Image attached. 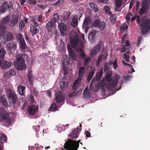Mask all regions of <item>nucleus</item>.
<instances>
[{
  "label": "nucleus",
  "mask_w": 150,
  "mask_h": 150,
  "mask_svg": "<svg viewBox=\"0 0 150 150\" xmlns=\"http://www.w3.org/2000/svg\"><path fill=\"white\" fill-rule=\"evenodd\" d=\"M70 35V45H68L67 49L70 58L73 60L76 61V56L72 48H74L77 46L78 42V34L75 32L72 31Z\"/></svg>",
  "instance_id": "1"
},
{
  "label": "nucleus",
  "mask_w": 150,
  "mask_h": 150,
  "mask_svg": "<svg viewBox=\"0 0 150 150\" xmlns=\"http://www.w3.org/2000/svg\"><path fill=\"white\" fill-rule=\"evenodd\" d=\"M136 18L137 23L140 25V30L142 34H146L150 29V19L149 18L144 17L140 19V16L137 15L136 17L134 16L132 18L131 21L133 22Z\"/></svg>",
  "instance_id": "2"
},
{
  "label": "nucleus",
  "mask_w": 150,
  "mask_h": 150,
  "mask_svg": "<svg viewBox=\"0 0 150 150\" xmlns=\"http://www.w3.org/2000/svg\"><path fill=\"white\" fill-rule=\"evenodd\" d=\"M111 74L109 73L107 74L106 76V80L107 83H103V85L105 86L108 90H112L118 84L119 76H117L112 80Z\"/></svg>",
  "instance_id": "3"
},
{
  "label": "nucleus",
  "mask_w": 150,
  "mask_h": 150,
  "mask_svg": "<svg viewBox=\"0 0 150 150\" xmlns=\"http://www.w3.org/2000/svg\"><path fill=\"white\" fill-rule=\"evenodd\" d=\"M25 56L24 54H20L16 56V59L14 62V65L16 68L19 70H22L26 68L25 64V59L23 58Z\"/></svg>",
  "instance_id": "4"
},
{
  "label": "nucleus",
  "mask_w": 150,
  "mask_h": 150,
  "mask_svg": "<svg viewBox=\"0 0 150 150\" xmlns=\"http://www.w3.org/2000/svg\"><path fill=\"white\" fill-rule=\"evenodd\" d=\"M8 94V99L10 103L12 104L14 108L17 107L18 106V97L15 92L11 89H9L7 91Z\"/></svg>",
  "instance_id": "5"
},
{
  "label": "nucleus",
  "mask_w": 150,
  "mask_h": 150,
  "mask_svg": "<svg viewBox=\"0 0 150 150\" xmlns=\"http://www.w3.org/2000/svg\"><path fill=\"white\" fill-rule=\"evenodd\" d=\"M80 141V140H79L77 142L69 139L65 143L64 149L67 150H77Z\"/></svg>",
  "instance_id": "6"
},
{
  "label": "nucleus",
  "mask_w": 150,
  "mask_h": 150,
  "mask_svg": "<svg viewBox=\"0 0 150 150\" xmlns=\"http://www.w3.org/2000/svg\"><path fill=\"white\" fill-rule=\"evenodd\" d=\"M9 20L10 17L9 16H7L2 18L1 24L0 25V35H2L4 33L6 28L5 25L8 22Z\"/></svg>",
  "instance_id": "7"
},
{
  "label": "nucleus",
  "mask_w": 150,
  "mask_h": 150,
  "mask_svg": "<svg viewBox=\"0 0 150 150\" xmlns=\"http://www.w3.org/2000/svg\"><path fill=\"white\" fill-rule=\"evenodd\" d=\"M11 5H9L7 1L4 2L0 6V13H4L8 11L10 12L13 8Z\"/></svg>",
  "instance_id": "8"
},
{
  "label": "nucleus",
  "mask_w": 150,
  "mask_h": 150,
  "mask_svg": "<svg viewBox=\"0 0 150 150\" xmlns=\"http://www.w3.org/2000/svg\"><path fill=\"white\" fill-rule=\"evenodd\" d=\"M92 25L93 27H98L100 30H103L105 27L106 24L105 22L98 19L94 21Z\"/></svg>",
  "instance_id": "9"
},
{
  "label": "nucleus",
  "mask_w": 150,
  "mask_h": 150,
  "mask_svg": "<svg viewBox=\"0 0 150 150\" xmlns=\"http://www.w3.org/2000/svg\"><path fill=\"white\" fill-rule=\"evenodd\" d=\"M17 43L15 42H11L6 45V48L11 53L14 52L16 49Z\"/></svg>",
  "instance_id": "10"
},
{
  "label": "nucleus",
  "mask_w": 150,
  "mask_h": 150,
  "mask_svg": "<svg viewBox=\"0 0 150 150\" xmlns=\"http://www.w3.org/2000/svg\"><path fill=\"white\" fill-rule=\"evenodd\" d=\"M58 27L62 35H64L66 34L67 29L65 24L62 22L58 24Z\"/></svg>",
  "instance_id": "11"
},
{
  "label": "nucleus",
  "mask_w": 150,
  "mask_h": 150,
  "mask_svg": "<svg viewBox=\"0 0 150 150\" xmlns=\"http://www.w3.org/2000/svg\"><path fill=\"white\" fill-rule=\"evenodd\" d=\"M55 26V23L53 19H51L46 25V28L48 32H51Z\"/></svg>",
  "instance_id": "12"
},
{
  "label": "nucleus",
  "mask_w": 150,
  "mask_h": 150,
  "mask_svg": "<svg viewBox=\"0 0 150 150\" xmlns=\"http://www.w3.org/2000/svg\"><path fill=\"white\" fill-rule=\"evenodd\" d=\"M2 119L5 121L7 124H10L11 121V118L9 115L6 111H4L2 115Z\"/></svg>",
  "instance_id": "13"
},
{
  "label": "nucleus",
  "mask_w": 150,
  "mask_h": 150,
  "mask_svg": "<svg viewBox=\"0 0 150 150\" xmlns=\"http://www.w3.org/2000/svg\"><path fill=\"white\" fill-rule=\"evenodd\" d=\"M3 59L0 60V67L4 69H8L10 67L12 64L7 61L3 60Z\"/></svg>",
  "instance_id": "14"
},
{
  "label": "nucleus",
  "mask_w": 150,
  "mask_h": 150,
  "mask_svg": "<svg viewBox=\"0 0 150 150\" xmlns=\"http://www.w3.org/2000/svg\"><path fill=\"white\" fill-rule=\"evenodd\" d=\"M102 43L99 42L98 45L94 47L91 50V54L92 55H96L97 53L100 51L102 48Z\"/></svg>",
  "instance_id": "15"
},
{
  "label": "nucleus",
  "mask_w": 150,
  "mask_h": 150,
  "mask_svg": "<svg viewBox=\"0 0 150 150\" xmlns=\"http://www.w3.org/2000/svg\"><path fill=\"white\" fill-rule=\"evenodd\" d=\"M64 98L61 91H58L55 95V99L57 103H62L64 101Z\"/></svg>",
  "instance_id": "16"
},
{
  "label": "nucleus",
  "mask_w": 150,
  "mask_h": 150,
  "mask_svg": "<svg viewBox=\"0 0 150 150\" xmlns=\"http://www.w3.org/2000/svg\"><path fill=\"white\" fill-rule=\"evenodd\" d=\"M5 30L3 34L2 35H0V36H3V38L5 41H9L13 40L14 39V37L12 32H8L5 35H4V34L5 32Z\"/></svg>",
  "instance_id": "17"
},
{
  "label": "nucleus",
  "mask_w": 150,
  "mask_h": 150,
  "mask_svg": "<svg viewBox=\"0 0 150 150\" xmlns=\"http://www.w3.org/2000/svg\"><path fill=\"white\" fill-rule=\"evenodd\" d=\"M38 110V108L34 105H30L28 108V113L30 115H33Z\"/></svg>",
  "instance_id": "18"
},
{
  "label": "nucleus",
  "mask_w": 150,
  "mask_h": 150,
  "mask_svg": "<svg viewBox=\"0 0 150 150\" xmlns=\"http://www.w3.org/2000/svg\"><path fill=\"white\" fill-rule=\"evenodd\" d=\"M59 84L62 90H63L64 88L67 87L68 85V82L67 78L65 77H63L62 80L60 81Z\"/></svg>",
  "instance_id": "19"
},
{
  "label": "nucleus",
  "mask_w": 150,
  "mask_h": 150,
  "mask_svg": "<svg viewBox=\"0 0 150 150\" xmlns=\"http://www.w3.org/2000/svg\"><path fill=\"white\" fill-rule=\"evenodd\" d=\"M16 74V71L14 69H11L7 72H5L4 76L6 78H9L12 76H15Z\"/></svg>",
  "instance_id": "20"
},
{
  "label": "nucleus",
  "mask_w": 150,
  "mask_h": 150,
  "mask_svg": "<svg viewBox=\"0 0 150 150\" xmlns=\"http://www.w3.org/2000/svg\"><path fill=\"white\" fill-rule=\"evenodd\" d=\"M76 49L77 52H79L80 57L83 59H85L86 57V55L84 52L82 50V47L81 46L79 47H77Z\"/></svg>",
  "instance_id": "21"
},
{
  "label": "nucleus",
  "mask_w": 150,
  "mask_h": 150,
  "mask_svg": "<svg viewBox=\"0 0 150 150\" xmlns=\"http://www.w3.org/2000/svg\"><path fill=\"white\" fill-rule=\"evenodd\" d=\"M82 80L77 78L74 81L72 86V88L73 91H76L77 88L79 87L81 84V81Z\"/></svg>",
  "instance_id": "22"
},
{
  "label": "nucleus",
  "mask_w": 150,
  "mask_h": 150,
  "mask_svg": "<svg viewBox=\"0 0 150 150\" xmlns=\"http://www.w3.org/2000/svg\"><path fill=\"white\" fill-rule=\"evenodd\" d=\"M79 128H77L74 129L69 134V136L72 139L76 138L77 137L79 133Z\"/></svg>",
  "instance_id": "23"
},
{
  "label": "nucleus",
  "mask_w": 150,
  "mask_h": 150,
  "mask_svg": "<svg viewBox=\"0 0 150 150\" xmlns=\"http://www.w3.org/2000/svg\"><path fill=\"white\" fill-rule=\"evenodd\" d=\"M85 68L84 67H80L78 73V79L82 80L83 77L85 72Z\"/></svg>",
  "instance_id": "24"
},
{
  "label": "nucleus",
  "mask_w": 150,
  "mask_h": 150,
  "mask_svg": "<svg viewBox=\"0 0 150 150\" xmlns=\"http://www.w3.org/2000/svg\"><path fill=\"white\" fill-rule=\"evenodd\" d=\"M0 101L2 105L7 108L9 106L6 99L4 95H2L0 98Z\"/></svg>",
  "instance_id": "25"
},
{
  "label": "nucleus",
  "mask_w": 150,
  "mask_h": 150,
  "mask_svg": "<svg viewBox=\"0 0 150 150\" xmlns=\"http://www.w3.org/2000/svg\"><path fill=\"white\" fill-rule=\"evenodd\" d=\"M78 17L77 16H75L72 19L71 22V25L73 27H76L78 24Z\"/></svg>",
  "instance_id": "26"
},
{
  "label": "nucleus",
  "mask_w": 150,
  "mask_h": 150,
  "mask_svg": "<svg viewBox=\"0 0 150 150\" xmlns=\"http://www.w3.org/2000/svg\"><path fill=\"white\" fill-rule=\"evenodd\" d=\"M92 22V20L88 16L85 18L83 25V27H87L89 24L91 23Z\"/></svg>",
  "instance_id": "27"
},
{
  "label": "nucleus",
  "mask_w": 150,
  "mask_h": 150,
  "mask_svg": "<svg viewBox=\"0 0 150 150\" xmlns=\"http://www.w3.org/2000/svg\"><path fill=\"white\" fill-rule=\"evenodd\" d=\"M27 76L29 83L31 84H33L34 79V77L33 75L32 71H30L28 72Z\"/></svg>",
  "instance_id": "28"
},
{
  "label": "nucleus",
  "mask_w": 150,
  "mask_h": 150,
  "mask_svg": "<svg viewBox=\"0 0 150 150\" xmlns=\"http://www.w3.org/2000/svg\"><path fill=\"white\" fill-rule=\"evenodd\" d=\"M18 20V17L15 16V17H13L10 21V25L11 27H14L17 23Z\"/></svg>",
  "instance_id": "29"
},
{
  "label": "nucleus",
  "mask_w": 150,
  "mask_h": 150,
  "mask_svg": "<svg viewBox=\"0 0 150 150\" xmlns=\"http://www.w3.org/2000/svg\"><path fill=\"white\" fill-rule=\"evenodd\" d=\"M142 8L140 9L139 13V15L142 16L146 14L148 12L149 8L142 6Z\"/></svg>",
  "instance_id": "30"
},
{
  "label": "nucleus",
  "mask_w": 150,
  "mask_h": 150,
  "mask_svg": "<svg viewBox=\"0 0 150 150\" xmlns=\"http://www.w3.org/2000/svg\"><path fill=\"white\" fill-rule=\"evenodd\" d=\"M25 87L24 86H19L18 87V93L22 96L25 95Z\"/></svg>",
  "instance_id": "31"
},
{
  "label": "nucleus",
  "mask_w": 150,
  "mask_h": 150,
  "mask_svg": "<svg viewBox=\"0 0 150 150\" xmlns=\"http://www.w3.org/2000/svg\"><path fill=\"white\" fill-rule=\"evenodd\" d=\"M103 68L100 71H99L96 75V80L97 81H99L100 80L102 76L103 73Z\"/></svg>",
  "instance_id": "32"
},
{
  "label": "nucleus",
  "mask_w": 150,
  "mask_h": 150,
  "mask_svg": "<svg viewBox=\"0 0 150 150\" xmlns=\"http://www.w3.org/2000/svg\"><path fill=\"white\" fill-rule=\"evenodd\" d=\"M142 5L149 8L150 5V0H143L142 3Z\"/></svg>",
  "instance_id": "33"
},
{
  "label": "nucleus",
  "mask_w": 150,
  "mask_h": 150,
  "mask_svg": "<svg viewBox=\"0 0 150 150\" xmlns=\"http://www.w3.org/2000/svg\"><path fill=\"white\" fill-rule=\"evenodd\" d=\"M89 5L93 11L96 12L98 11V8L96 4L93 3H91L89 4Z\"/></svg>",
  "instance_id": "34"
},
{
  "label": "nucleus",
  "mask_w": 150,
  "mask_h": 150,
  "mask_svg": "<svg viewBox=\"0 0 150 150\" xmlns=\"http://www.w3.org/2000/svg\"><path fill=\"white\" fill-rule=\"evenodd\" d=\"M30 32L32 34L35 35L39 32V30L38 28H35L33 26L30 27Z\"/></svg>",
  "instance_id": "35"
},
{
  "label": "nucleus",
  "mask_w": 150,
  "mask_h": 150,
  "mask_svg": "<svg viewBox=\"0 0 150 150\" xmlns=\"http://www.w3.org/2000/svg\"><path fill=\"white\" fill-rule=\"evenodd\" d=\"M117 17L115 14H112L110 17V21L112 24H114L116 23Z\"/></svg>",
  "instance_id": "36"
},
{
  "label": "nucleus",
  "mask_w": 150,
  "mask_h": 150,
  "mask_svg": "<svg viewBox=\"0 0 150 150\" xmlns=\"http://www.w3.org/2000/svg\"><path fill=\"white\" fill-rule=\"evenodd\" d=\"M7 138L4 135L0 134V143H4L6 142Z\"/></svg>",
  "instance_id": "37"
},
{
  "label": "nucleus",
  "mask_w": 150,
  "mask_h": 150,
  "mask_svg": "<svg viewBox=\"0 0 150 150\" xmlns=\"http://www.w3.org/2000/svg\"><path fill=\"white\" fill-rule=\"evenodd\" d=\"M57 106L55 103H52L48 111H53L57 110Z\"/></svg>",
  "instance_id": "38"
},
{
  "label": "nucleus",
  "mask_w": 150,
  "mask_h": 150,
  "mask_svg": "<svg viewBox=\"0 0 150 150\" xmlns=\"http://www.w3.org/2000/svg\"><path fill=\"white\" fill-rule=\"evenodd\" d=\"M94 74V71L93 70H92L90 72L87 78V80L88 82H90V81L93 77Z\"/></svg>",
  "instance_id": "39"
},
{
  "label": "nucleus",
  "mask_w": 150,
  "mask_h": 150,
  "mask_svg": "<svg viewBox=\"0 0 150 150\" xmlns=\"http://www.w3.org/2000/svg\"><path fill=\"white\" fill-rule=\"evenodd\" d=\"M6 51L4 48L0 49V60L4 59Z\"/></svg>",
  "instance_id": "40"
},
{
  "label": "nucleus",
  "mask_w": 150,
  "mask_h": 150,
  "mask_svg": "<svg viewBox=\"0 0 150 150\" xmlns=\"http://www.w3.org/2000/svg\"><path fill=\"white\" fill-rule=\"evenodd\" d=\"M96 35V33L95 32H91L88 35V38L89 39L93 41L95 40Z\"/></svg>",
  "instance_id": "41"
},
{
  "label": "nucleus",
  "mask_w": 150,
  "mask_h": 150,
  "mask_svg": "<svg viewBox=\"0 0 150 150\" xmlns=\"http://www.w3.org/2000/svg\"><path fill=\"white\" fill-rule=\"evenodd\" d=\"M20 48L22 50L26 48V44L24 40L21 41L20 42Z\"/></svg>",
  "instance_id": "42"
},
{
  "label": "nucleus",
  "mask_w": 150,
  "mask_h": 150,
  "mask_svg": "<svg viewBox=\"0 0 150 150\" xmlns=\"http://www.w3.org/2000/svg\"><path fill=\"white\" fill-rule=\"evenodd\" d=\"M131 76L129 75L124 76L122 78V83H124V82H125L126 81H129V79L131 78Z\"/></svg>",
  "instance_id": "43"
},
{
  "label": "nucleus",
  "mask_w": 150,
  "mask_h": 150,
  "mask_svg": "<svg viewBox=\"0 0 150 150\" xmlns=\"http://www.w3.org/2000/svg\"><path fill=\"white\" fill-rule=\"evenodd\" d=\"M28 101L30 103H34L35 100L34 99V96L32 95H30L28 98Z\"/></svg>",
  "instance_id": "44"
},
{
  "label": "nucleus",
  "mask_w": 150,
  "mask_h": 150,
  "mask_svg": "<svg viewBox=\"0 0 150 150\" xmlns=\"http://www.w3.org/2000/svg\"><path fill=\"white\" fill-rule=\"evenodd\" d=\"M104 9L105 10L106 13L108 14L109 15H110L111 14L112 12L110 10V8L109 7L105 6L104 7Z\"/></svg>",
  "instance_id": "45"
},
{
  "label": "nucleus",
  "mask_w": 150,
  "mask_h": 150,
  "mask_svg": "<svg viewBox=\"0 0 150 150\" xmlns=\"http://www.w3.org/2000/svg\"><path fill=\"white\" fill-rule=\"evenodd\" d=\"M88 89L87 87H86L84 90L83 92V96L84 98H86L88 96Z\"/></svg>",
  "instance_id": "46"
},
{
  "label": "nucleus",
  "mask_w": 150,
  "mask_h": 150,
  "mask_svg": "<svg viewBox=\"0 0 150 150\" xmlns=\"http://www.w3.org/2000/svg\"><path fill=\"white\" fill-rule=\"evenodd\" d=\"M91 59L90 57H87L85 60L84 63V66L85 67H87L89 64Z\"/></svg>",
  "instance_id": "47"
},
{
  "label": "nucleus",
  "mask_w": 150,
  "mask_h": 150,
  "mask_svg": "<svg viewBox=\"0 0 150 150\" xmlns=\"http://www.w3.org/2000/svg\"><path fill=\"white\" fill-rule=\"evenodd\" d=\"M128 25L124 23L121 26L120 29L122 31H124L127 30L128 29Z\"/></svg>",
  "instance_id": "48"
},
{
  "label": "nucleus",
  "mask_w": 150,
  "mask_h": 150,
  "mask_svg": "<svg viewBox=\"0 0 150 150\" xmlns=\"http://www.w3.org/2000/svg\"><path fill=\"white\" fill-rule=\"evenodd\" d=\"M59 18V15L57 13H55L53 16L54 22V23L57 22Z\"/></svg>",
  "instance_id": "49"
},
{
  "label": "nucleus",
  "mask_w": 150,
  "mask_h": 150,
  "mask_svg": "<svg viewBox=\"0 0 150 150\" xmlns=\"http://www.w3.org/2000/svg\"><path fill=\"white\" fill-rule=\"evenodd\" d=\"M104 55V54L102 55L99 56L98 59V61L97 62L96 65L97 66H98L100 62L102 61L103 57Z\"/></svg>",
  "instance_id": "50"
},
{
  "label": "nucleus",
  "mask_w": 150,
  "mask_h": 150,
  "mask_svg": "<svg viewBox=\"0 0 150 150\" xmlns=\"http://www.w3.org/2000/svg\"><path fill=\"white\" fill-rule=\"evenodd\" d=\"M130 56L129 55H126V54H124V58L125 59V61L127 62H129L130 61L129 59Z\"/></svg>",
  "instance_id": "51"
},
{
  "label": "nucleus",
  "mask_w": 150,
  "mask_h": 150,
  "mask_svg": "<svg viewBox=\"0 0 150 150\" xmlns=\"http://www.w3.org/2000/svg\"><path fill=\"white\" fill-rule=\"evenodd\" d=\"M24 26L23 22L22 21H21L19 24V28L20 30H21Z\"/></svg>",
  "instance_id": "52"
},
{
  "label": "nucleus",
  "mask_w": 150,
  "mask_h": 150,
  "mask_svg": "<svg viewBox=\"0 0 150 150\" xmlns=\"http://www.w3.org/2000/svg\"><path fill=\"white\" fill-rule=\"evenodd\" d=\"M71 14V13L69 12H68L65 16H64V19L65 21L67 20L69 18Z\"/></svg>",
  "instance_id": "53"
},
{
  "label": "nucleus",
  "mask_w": 150,
  "mask_h": 150,
  "mask_svg": "<svg viewBox=\"0 0 150 150\" xmlns=\"http://www.w3.org/2000/svg\"><path fill=\"white\" fill-rule=\"evenodd\" d=\"M115 6L120 7L121 5V0H115Z\"/></svg>",
  "instance_id": "54"
},
{
  "label": "nucleus",
  "mask_w": 150,
  "mask_h": 150,
  "mask_svg": "<svg viewBox=\"0 0 150 150\" xmlns=\"http://www.w3.org/2000/svg\"><path fill=\"white\" fill-rule=\"evenodd\" d=\"M142 37L141 36H140L139 37V38H138L137 46L138 47L139 46V45L141 43V42L142 40Z\"/></svg>",
  "instance_id": "55"
},
{
  "label": "nucleus",
  "mask_w": 150,
  "mask_h": 150,
  "mask_svg": "<svg viewBox=\"0 0 150 150\" xmlns=\"http://www.w3.org/2000/svg\"><path fill=\"white\" fill-rule=\"evenodd\" d=\"M126 51V47L125 45H122L121 48L120 52H124Z\"/></svg>",
  "instance_id": "56"
},
{
  "label": "nucleus",
  "mask_w": 150,
  "mask_h": 150,
  "mask_svg": "<svg viewBox=\"0 0 150 150\" xmlns=\"http://www.w3.org/2000/svg\"><path fill=\"white\" fill-rule=\"evenodd\" d=\"M28 3L30 4L34 5L36 3L35 0H28Z\"/></svg>",
  "instance_id": "57"
},
{
  "label": "nucleus",
  "mask_w": 150,
  "mask_h": 150,
  "mask_svg": "<svg viewBox=\"0 0 150 150\" xmlns=\"http://www.w3.org/2000/svg\"><path fill=\"white\" fill-rule=\"evenodd\" d=\"M85 134L86 135V137H91V134L88 131H86L85 132Z\"/></svg>",
  "instance_id": "58"
},
{
  "label": "nucleus",
  "mask_w": 150,
  "mask_h": 150,
  "mask_svg": "<svg viewBox=\"0 0 150 150\" xmlns=\"http://www.w3.org/2000/svg\"><path fill=\"white\" fill-rule=\"evenodd\" d=\"M75 92H76V91H73V92L70 93L69 94V97L70 98L73 97V96H74Z\"/></svg>",
  "instance_id": "59"
},
{
  "label": "nucleus",
  "mask_w": 150,
  "mask_h": 150,
  "mask_svg": "<svg viewBox=\"0 0 150 150\" xmlns=\"http://www.w3.org/2000/svg\"><path fill=\"white\" fill-rule=\"evenodd\" d=\"M117 60L115 59L113 62V66L114 69H116L118 67V65L117 64Z\"/></svg>",
  "instance_id": "60"
},
{
  "label": "nucleus",
  "mask_w": 150,
  "mask_h": 150,
  "mask_svg": "<svg viewBox=\"0 0 150 150\" xmlns=\"http://www.w3.org/2000/svg\"><path fill=\"white\" fill-rule=\"evenodd\" d=\"M140 4V3L139 1H137V2L136 7L137 10L139 9V7Z\"/></svg>",
  "instance_id": "61"
},
{
  "label": "nucleus",
  "mask_w": 150,
  "mask_h": 150,
  "mask_svg": "<svg viewBox=\"0 0 150 150\" xmlns=\"http://www.w3.org/2000/svg\"><path fill=\"white\" fill-rule=\"evenodd\" d=\"M17 37L18 40H21L22 38V35L21 34H18L17 35Z\"/></svg>",
  "instance_id": "62"
},
{
  "label": "nucleus",
  "mask_w": 150,
  "mask_h": 150,
  "mask_svg": "<svg viewBox=\"0 0 150 150\" xmlns=\"http://www.w3.org/2000/svg\"><path fill=\"white\" fill-rule=\"evenodd\" d=\"M109 65L106 63L104 65V70L106 71L108 70L109 67Z\"/></svg>",
  "instance_id": "63"
},
{
  "label": "nucleus",
  "mask_w": 150,
  "mask_h": 150,
  "mask_svg": "<svg viewBox=\"0 0 150 150\" xmlns=\"http://www.w3.org/2000/svg\"><path fill=\"white\" fill-rule=\"evenodd\" d=\"M47 96L50 97H51L52 95V92L50 90H48L47 92Z\"/></svg>",
  "instance_id": "64"
}]
</instances>
